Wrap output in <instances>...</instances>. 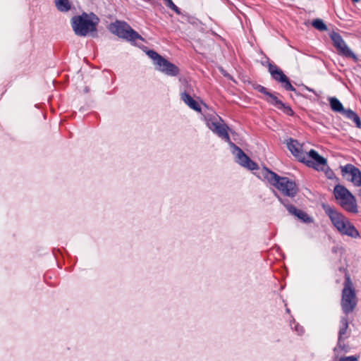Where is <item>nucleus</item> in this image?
I'll return each mask as SVG.
<instances>
[{"instance_id": "obj_1", "label": "nucleus", "mask_w": 361, "mask_h": 361, "mask_svg": "<svg viewBox=\"0 0 361 361\" xmlns=\"http://www.w3.org/2000/svg\"><path fill=\"white\" fill-rule=\"evenodd\" d=\"M258 177L263 180L267 181L281 193L283 197L274 190V196L290 214L294 215L303 223L310 224L313 222L312 217L305 212L297 209L290 200H293L299 192V188L295 181L290 179L288 177L280 176L265 166L261 169Z\"/></svg>"}, {"instance_id": "obj_2", "label": "nucleus", "mask_w": 361, "mask_h": 361, "mask_svg": "<svg viewBox=\"0 0 361 361\" xmlns=\"http://www.w3.org/2000/svg\"><path fill=\"white\" fill-rule=\"evenodd\" d=\"M204 121L209 130L229 144L231 147L233 149V153L236 152L237 161L240 165L251 171L259 169L258 164L252 161L240 147L231 140L228 131H230L231 134H235V132L230 129L226 123L221 124L219 122V121L224 122L221 117L218 115L207 114L204 116Z\"/></svg>"}, {"instance_id": "obj_3", "label": "nucleus", "mask_w": 361, "mask_h": 361, "mask_svg": "<svg viewBox=\"0 0 361 361\" xmlns=\"http://www.w3.org/2000/svg\"><path fill=\"white\" fill-rule=\"evenodd\" d=\"M322 209L329 218L334 227L343 235L352 238L360 237V233L355 226L343 214L328 204H322Z\"/></svg>"}, {"instance_id": "obj_4", "label": "nucleus", "mask_w": 361, "mask_h": 361, "mask_svg": "<svg viewBox=\"0 0 361 361\" xmlns=\"http://www.w3.org/2000/svg\"><path fill=\"white\" fill-rule=\"evenodd\" d=\"M97 22H93L85 12L71 18L73 30L78 36L85 37L90 32L97 31Z\"/></svg>"}, {"instance_id": "obj_5", "label": "nucleus", "mask_w": 361, "mask_h": 361, "mask_svg": "<svg viewBox=\"0 0 361 361\" xmlns=\"http://www.w3.org/2000/svg\"><path fill=\"white\" fill-rule=\"evenodd\" d=\"M252 87L256 91L263 94L266 97L264 99L270 105L274 106L277 109L281 110L286 115L290 116H293L295 115V112L292 109L291 106L283 103L278 98L276 95L279 94V93H272L269 91L267 88L257 83L253 84Z\"/></svg>"}, {"instance_id": "obj_6", "label": "nucleus", "mask_w": 361, "mask_h": 361, "mask_svg": "<svg viewBox=\"0 0 361 361\" xmlns=\"http://www.w3.org/2000/svg\"><path fill=\"white\" fill-rule=\"evenodd\" d=\"M114 27V32L118 37L125 39L132 43H135L137 39L145 41L144 38L126 22L117 21Z\"/></svg>"}, {"instance_id": "obj_7", "label": "nucleus", "mask_w": 361, "mask_h": 361, "mask_svg": "<svg viewBox=\"0 0 361 361\" xmlns=\"http://www.w3.org/2000/svg\"><path fill=\"white\" fill-rule=\"evenodd\" d=\"M329 37L339 55L353 59L355 61H357V56L348 47L342 36L338 32L333 31L330 33Z\"/></svg>"}, {"instance_id": "obj_8", "label": "nucleus", "mask_w": 361, "mask_h": 361, "mask_svg": "<svg viewBox=\"0 0 361 361\" xmlns=\"http://www.w3.org/2000/svg\"><path fill=\"white\" fill-rule=\"evenodd\" d=\"M301 163L317 171H324V167L329 168L326 159L321 156L313 149H310L308 153H306L305 160Z\"/></svg>"}, {"instance_id": "obj_9", "label": "nucleus", "mask_w": 361, "mask_h": 361, "mask_svg": "<svg viewBox=\"0 0 361 361\" xmlns=\"http://www.w3.org/2000/svg\"><path fill=\"white\" fill-rule=\"evenodd\" d=\"M267 64L264 62H262V64L263 66H267L268 71L272 79L281 83L282 87H283V85H288V87L290 85V80L287 75L276 64L271 63L268 57H267Z\"/></svg>"}, {"instance_id": "obj_10", "label": "nucleus", "mask_w": 361, "mask_h": 361, "mask_svg": "<svg viewBox=\"0 0 361 361\" xmlns=\"http://www.w3.org/2000/svg\"><path fill=\"white\" fill-rule=\"evenodd\" d=\"M341 173L343 176L350 174V181L356 186H361V171L357 167L351 164H347L341 166Z\"/></svg>"}, {"instance_id": "obj_11", "label": "nucleus", "mask_w": 361, "mask_h": 361, "mask_svg": "<svg viewBox=\"0 0 361 361\" xmlns=\"http://www.w3.org/2000/svg\"><path fill=\"white\" fill-rule=\"evenodd\" d=\"M157 69L169 76H177L180 73L179 68L165 58L158 64Z\"/></svg>"}, {"instance_id": "obj_12", "label": "nucleus", "mask_w": 361, "mask_h": 361, "mask_svg": "<svg viewBox=\"0 0 361 361\" xmlns=\"http://www.w3.org/2000/svg\"><path fill=\"white\" fill-rule=\"evenodd\" d=\"M299 143L298 140L290 137L287 142V147L291 154L297 159L300 162L305 160L306 153L304 152L301 148L298 147Z\"/></svg>"}, {"instance_id": "obj_13", "label": "nucleus", "mask_w": 361, "mask_h": 361, "mask_svg": "<svg viewBox=\"0 0 361 361\" xmlns=\"http://www.w3.org/2000/svg\"><path fill=\"white\" fill-rule=\"evenodd\" d=\"M340 205L346 212L356 214L358 212L357 205L355 197L351 193V198L350 197L345 196L344 197L340 198Z\"/></svg>"}, {"instance_id": "obj_14", "label": "nucleus", "mask_w": 361, "mask_h": 361, "mask_svg": "<svg viewBox=\"0 0 361 361\" xmlns=\"http://www.w3.org/2000/svg\"><path fill=\"white\" fill-rule=\"evenodd\" d=\"M339 323L338 338L340 341L342 338H348L351 334V329L349 328L348 315L341 317Z\"/></svg>"}, {"instance_id": "obj_15", "label": "nucleus", "mask_w": 361, "mask_h": 361, "mask_svg": "<svg viewBox=\"0 0 361 361\" xmlns=\"http://www.w3.org/2000/svg\"><path fill=\"white\" fill-rule=\"evenodd\" d=\"M356 290L354 287L353 281H348L347 283H343V288L341 291V301H345L349 299L356 298Z\"/></svg>"}, {"instance_id": "obj_16", "label": "nucleus", "mask_w": 361, "mask_h": 361, "mask_svg": "<svg viewBox=\"0 0 361 361\" xmlns=\"http://www.w3.org/2000/svg\"><path fill=\"white\" fill-rule=\"evenodd\" d=\"M181 99L192 110L200 113L202 111L200 104L194 99L189 93L184 92L181 93Z\"/></svg>"}, {"instance_id": "obj_17", "label": "nucleus", "mask_w": 361, "mask_h": 361, "mask_svg": "<svg viewBox=\"0 0 361 361\" xmlns=\"http://www.w3.org/2000/svg\"><path fill=\"white\" fill-rule=\"evenodd\" d=\"M357 305V298L349 299L345 301H341V307L344 315H349L356 308Z\"/></svg>"}, {"instance_id": "obj_18", "label": "nucleus", "mask_w": 361, "mask_h": 361, "mask_svg": "<svg viewBox=\"0 0 361 361\" xmlns=\"http://www.w3.org/2000/svg\"><path fill=\"white\" fill-rule=\"evenodd\" d=\"M328 100L329 102L331 109L334 112L339 113L343 116L345 111H346L347 109L343 107V105L338 98L335 97H329Z\"/></svg>"}, {"instance_id": "obj_19", "label": "nucleus", "mask_w": 361, "mask_h": 361, "mask_svg": "<svg viewBox=\"0 0 361 361\" xmlns=\"http://www.w3.org/2000/svg\"><path fill=\"white\" fill-rule=\"evenodd\" d=\"M334 194L336 200H339L345 196L350 197L351 198V192L344 185L340 184L335 185Z\"/></svg>"}, {"instance_id": "obj_20", "label": "nucleus", "mask_w": 361, "mask_h": 361, "mask_svg": "<svg viewBox=\"0 0 361 361\" xmlns=\"http://www.w3.org/2000/svg\"><path fill=\"white\" fill-rule=\"evenodd\" d=\"M343 116L352 121L357 128H361V119L355 111L350 109H347Z\"/></svg>"}, {"instance_id": "obj_21", "label": "nucleus", "mask_w": 361, "mask_h": 361, "mask_svg": "<svg viewBox=\"0 0 361 361\" xmlns=\"http://www.w3.org/2000/svg\"><path fill=\"white\" fill-rule=\"evenodd\" d=\"M56 8L61 12H68L71 8L69 0H54Z\"/></svg>"}, {"instance_id": "obj_22", "label": "nucleus", "mask_w": 361, "mask_h": 361, "mask_svg": "<svg viewBox=\"0 0 361 361\" xmlns=\"http://www.w3.org/2000/svg\"><path fill=\"white\" fill-rule=\"evenodd\" d=\"M312 25L319 31H326L328 30L324 20L320 18L314 19L312 21Z\"/></svg>"}, {"instance_id": "obj_23", "label": "nucleus", "mask_w": 361, "mask_h": 361, "mask_svg": "<svg viewBox=\"0 0 361 361\" xmlns=\"http://www.w3.org/2000/svg\"><path fill=\"white\" fill-rule=\"evenodd\" d=\"M147 54L154 61V63L157 66L164 58L153 49L148 50L147 51Z\"/></svg>"}, {"instance_id": "obj_24", "label": "nucleus", "mask_w": 361, "mask_h": 361, "mask_svg": "<svg viewBox=\"0 0 361 361\" xmlns=\"http://www.w3.org/2000/svg\"><path fill=\"white\" fill-rule=\"evenodd\" d=\"M346 338H342L341 341L338 338L336 347L334 348V351L336 352L338 349L344 353H348L350 350V346L344 343Z\"/></svg>"}, {"instance_id": "obj_25", "label": "nucleus", "mask_w": 361, "mask_h": 361, "mask_svg": "<svg viewBox=\"0 0 361 361\" xmlns=\"http://www.w3.org/2000/svg\"><path fill=\"white\" fill-rule=\"evenodd\" d=\"M165 1L166 6L173 11L176 14L180 15L182 12L180 9L173 2L172 0H164Z\"/></svg>"}, {"instance_id": "obj_26", "label": "nucleus", "mask_w": 361, "mask_h": 361, "mask_svg": "<svg viewBox=\"0 0 361 361\" xmlns=\"http://www.w3.org/2000/svg\"><path fill=\"white\" fill-rule=\"evenodd\" d=\"M180 15L182 16V18L183 19L184 21H185L188 23H190V24H196L197 18H195L194 16H190L188 13H182V14H180Z\"/></svg>"}, {"instance_id": "obj_27", "label": "nucleus", "mask_w": 361, "mask_h": 361, "mask_svg": "<svg viewBox=\"0 0 361 361\" xmlns=\"http://www.w3.org/2000/svg\"><path fill=\"white\" fill-rule=\"evenodd\" d=\"M338 270H339V271L344 274V278H345L344 283H347L348 280L352 281L350 274L347 268L341 267L338 268Z\"/></svg>"}, {"instance_id": "obj_28", "label": "nucleus", "mask_w": 361, "mask_h": 361, "mask_svg": "<svg viewBox=\"0 0 361 361\" xmlns=\"http://www.w3.org/2000/svg\"><path fill=\"white\" fill-rule=\"evenodd\" d=\"M359 355L341 357L337 361H359Z\"/></svg>"}, {"instance_id": "obj_29", "label": "nucleus", "mask_w": 361, "mask_h": 361, "mask_svg": "<svg viewBox=\"0 0 361 361\" xmlns=\"http://www.w3.org/2000/svg\"><path fill=\"white\" fill-rule=\"evenodd\" d=\"M286 91L293 92L297 96L303 97V94L300 93L298 90H297L290 82V85L288 87V85H283V87Z\"/></svg>"}, {"instance_id": "obj_30", "label": "nucleus", "mask_w": 361, "mask_h": 361, "mask_svg": "<svg viewBox=\"0 0 361 361\" xmlns=\"http://www.w3.org/2000/svg\"><path fill=\"white\" fill-rule=\"evenodd\" d=\"M302 88L307 90L309 92H313L315 95H317L316 91L314 90H313L312 88H310L305 85H302Z\"/></svg>"}, {"instance_id": "obj_31", "label": "nucleus", "mask_w": 361, "mask_h": 361, "mask_svg": "<svg viewBox=\"0 0 361 361\" xmlns=\"http://www.w3.org/2000/svg\"><path fill=\"white\" fill-rule=\"evenodd\" d=\"M341 249H342V247H338V246H334V247L331 248V252H332V253H334V254H337V252H338L340 250H341Z\"/></svg>"}, {"instance_id": "obj_32", "label": "nucleus", "mask_w": 361, "mask_h": 361, "mask_svg": "<svg viewBox=\"0 0 361 361\" xmlns=\"http://www.w3.org/2000/svg\"><path fill=\"white\" fill-rule=\"evenodd\" d=\"M334 173L331 170H329V171L326 172V175H327L329 178H331V176L334 175Z\"/></svg>"}, {"instance_id": "obj_33", "label": "nucleus", "mask_w": 361, "mask_h": 361, "mask_svg": "<svg viewBox=\"0 0 361 361\" xmlns=\"http://www.w3.org/2000/svg\"><path fill=\"white\" fill-rule=\"evenodd\" d=\"M353 3H357L359 2L360 0H351Z\"/></svg>"}, {"instance_id": "obj_34", "label": "nucleus", "mask_w": 361, "mask_h": 361, "mask_svg": "<svg viewBox=\"0 0 361 361\" xmlns=\"http://www.w3.org/2000/svg\"><path fill=\"white\" fill-rule=\"evenodd\" d=\"M295 329H296V331H299V327H298V325H297V326H295Z\"/></svg>"}, {"instance_id": "obj_35", "label": "nucleus", "mask_w": 361, "mask_h": 361, "mask_svg": "<svg viewBox=\"0 0 361 361\" xmlns=\"http://www.w3.org/2000/svg\"><path fill=\"white\" fill-rule=\"evenodd\" d=\"M295 329H296V331H299V327H298V325H297V326H295Z\"/></svg>"}, {"instance_id": "obj_36", "label": "nucleus", "mask_w": 361, "mask_h": 361, "mask_svg": "<svg viewBox=\"0 0 361 361\" xmlns=\"http://www.w3.org/2000/svg\"><path fill=\"white\" fill-rule=\"evenodd\" d=\"M145 1H147V2H151L152 1V0H145Z\"/></svg>"}, {"instance_id": "obj_37", "label": "nucleus", "mask_w": 361, "mask_h": 361, "mask_svg": "<svg viewBox=\"0 0 361 361\" xmlns=\"http://www.w3.org/2000/svg\"><path fill=\"white\" fill-rule=\"evenodd\" d=\"M286 312H290V310L288 308L286 309Z\"/></svg>"}, {"instance_id": "obj_38", "label": "nucleus", "mask_w": 361, "mask_h": 361, "mask_svg": "<svg viewBox=\"0 0 361 361\" xmlns=\"http://www.w3.org/2000/svg\"><path fill=\"white\" fill-rule=\"evenodd\" d=\"M360 195H361V189H360Z\"/></svg>"}]
</instances>
